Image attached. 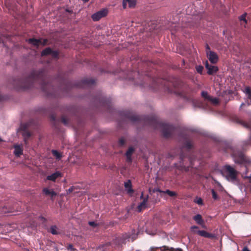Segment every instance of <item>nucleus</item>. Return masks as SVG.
I'll list each match as a JSON object with an SVG mask.
<instances>
[{"mask_svg": "<svg viewBox=\"0 0 251 251\" xmlns=\"http://www.w3.org/2000/svg\"><path fill=\"white\" fill-rule=\"evenodd\" d=\"M49 78L45 69L33 70L28 77L18 80L14 82L17 89L26 90L34 87L36 83L39 84L41 89L48 97L57 98L60 96L58 90L54 88L49 82Z\"/></svg>", "mask_w": 251, "mask_h": 251, "instance_id": "obj_1", "label": "nucleus"}, {"mask_svg": "<svg viewBox=\"0 0 251 251\" xmlns=\"http://www.w3.org/2000/svg\"><path fill=\"white\" fill-rule=\"evenodd\" d=\"M123 115L126 119L133 123L143 122L146 125H149L154 129L160 128L163 136L165 138L171 137L176 130L173 125L159 121L153 116H140L130 111L123 112Z\"/></svg>", "mask_w": 251, "mask_h": 251, "instance_id": "obj_2", "label": "nucleus"}, {"mask_svg": "<svg viewBox=\"0 0 251 251\" xmlns=\"http://www.w3.org/2000/svg\"><path fill=\"white\" fill-rule=\"evenodd\" d=\"M95 101L98 102L100 105L105 107L107 110H110L112 106L111 100L106 98L100 93L95 98Z\"/></svg>", "mask_w": 251, "mask_h": 251, "instance_id": "obj_3", "label": "nucleus"}, {"mask_svg": "<svg viewBox=\"0 0 251 251\" xmlns=\"http://www.w3.org/2000/svg\"><path fill=\"white\" fill-rule=\"evenodd\" d=\"M223 171L228 180L234 181L236 179L237 172L230 165H225L223 168Z\"/></svg>", "mask_w": 251, "mask_h": 251, "instance_id": "obj_4", "label": "nucleus"}, {"mask_svg": "<svg viewBox=\"0 0 251 251\" xmlns=\"http://www.w3.org/2000/svg\"><path fill=\"white\" fill-rule=\"evenodd\" d=\"M229 149L232 152V155L235 163L242 164L245 161L244 154L241 151H236L232 147H230Z\"/></svg>", "mask_w": 251, "mask_h": 251, "instance_id": "obj_5", "label": "nucleus"}, {"mask_svg": "<svg viewBox=\"0 0 251 251\" xmlns=\"http://www.w3.org/2000/svg\"><path fill=\"white\" fill-rule=\"evenodd\" d=\"M95 84V80L91 78H85L76 83L75 86L80 88L91 87Z\"/></svg>", "mask_w": 251, "mask_h": 251, "instance_id": "obj_6", "label": "nucleus"}, {"mask_svg": "<svg viewBox=\"0 0 251 251\" xmlns=\"http://www.w3.org/2000/svg\"><path fill=\"white\" fill-rule=\"evenodd\" d=\"M199 227L196 226H193L191 227V230L192 232H195L194 229H198ZM199 235L209 239H214L216 237L215 234L209 233L205 230H198L195 231Z\"/></svg>", "mask_w": 251, "mask_h": 251, "instance_id": "obj_7", "label": "nucleus"}, {"mask_svg": "<svg viewBox=\"0 0 251 251\" xmlns=\"http://www.w3.org/2000/svg\"><path fill=\"white\" fill-rule=\"evenodd\" d=\"M29 126L28 123H25L22 124L20 127L21 130L22 131V135L24 139V142L26 144L27 143L28 139L31 135V133L28 130Z\"/></svg>", "mask_w": 251, "mask_h": 251, "instance_id": "obj_8", "label": "nucleus"}, {"mask_svg": "<svg viewBox=\"0 0 251 251\" xmlns=\"http://www.w3.org/2000/svg\"><path fill=\"white\" fill-rule=\"evenodd\" d=\"M108 14L107 9H102L96 12L91 16L92 20L96 22L99 21L101 18L105 17Z\"/></svg>", "mask_w": 251, "mask_h": 251, "instance_id": "obj_9", "label": "nucleus"}, {"mask_svg": "<svg viewBox=\"0 0 251 251\" xmlns=\"http://www.w3.org/2000/svg\"><path fill=\"white\" fill-rule=\"evenodd\" d=\"M232 119L234 122L241 125L247 129L251 130V121L245 122L236 116H233Z\"/></svg>", "mask_w": 251, "mask_h": 251, "instance_id": "obj_10", "label": "nucleus"}, {"mask_svg": "<svg viewBox=\"0 0 251 251\" xmlns=\"http://www.w3.org/2000/svg\"><path fill=\"white\" fill-rule=\"evenodd\" d=\"M130 238V234L126 233L123 234L122 237H119L116 239L114 243L118 246H121L123 244H125L126 243V240H129Z\"/></svg>", "mask_w": 251, "mask_h": 251, "instance_id": "obj_11", "label": "nucleus"}, {"mask_svg": "<svg viewBox=\"0 0 251 251\" xmlns=\"http://www.w3.org/2000/svg\"><path fill=\"white\" fill-rule=\"evenodd\" d=\"M207 56L209 61L212 64H216L219 60V57L214 51L211 50L207 51Z\"/></svg>", "mask_w": 251, "mask_h": 251, "instance_id": "obj_12", "label": "nucleus"}, {"mask_svg": "<svg viewBox=\"0 0 251 251\" xmlns=\"http://www.w3.org/2000/svg\"><path fill=\"white\" fill-rule=\"evenodd\" d=\"M205 68L207 70V74L209 75H212L216 73L219 70L217 66L209 65L207 61L205 62Z\"/></svg>", "mask_w": 251, "mask_h": 251, "instance_id": "obj_13", "label": "nucleus"}, {"mask_svg": "<svg viewBox=\"0 0 251 251\" xmlns=\"http://www.w3.org/2000/svg\"><path fill=\"white\" fill-rule=\"evenodd\" d=\"M136 4V0H123V6L124 9L126 8L127 4L130 8L134 7Z\"/></svg>", "mask_w": 251, "mask_h": 251, "instance_id": "obj_14", "label": "nucleus"}, {"mask_svg": "<svg viewBox=\"0 0 251 251\" xmlns=\"http://www.w3.org/2000/svg\"><path fill=\"white\" fill-rule=\"evenodd\" d=\"M71 87H72V84L70 82L68 81H64L63 84L61 85L58 89L62 90L63 92H67Z\"/></svg>", "mask_w": 251, "mask_h": 251, "instance_id": "obj_15", "label": "nucleus"}, {"mask_svg": "<svg viewBox=\"0 0 251 251\" xmlns=\"http://www.w3.org/2000/svg\"><path fill=\"white\" fill-rule=\"evenodd\" d=\"M134 149L132 147H129L128 148V149L127 150V151H126V161L127 162L131 163L132 162L131 155L133 154V153L134 152Z\"/></svg>", "mask_w": 251, "mask_h": 251, "instance_id": "obj_16", "label": "nucleus"}, {"mask_svg": "<svg viewBox=\"0 0 251 251\" xmlns=\"http://www.w3.org/2000/svg\"><path fill=\"white\" fill-rule=\"evenodd\" d=\"M193 220L196 222L197 224L202 226V227H205L204 222L202 218V216L200 214H197L193 217Z\"/></svg>", "mask_w": 251, "mask_h": 251, "instance_id": "obj_17", "label": "nucleus"}, {"mask_svg": "<svg viewBox=\"0 0 251 251\" xmlns=\"http://www.w3.org/2000/svg\"><path fill=\"white\" fill-rule=\"evenodd\" d=\"M14 148L15 149L14 153L15 156L19 157L20 155L23 154V150L21 146L19 145H15L14 146Z\"/></svg>", "mask_w": 251, "mask_h": 251, "instance_id": "obj_18", "label": "nucleus"}, {"mask_svg": "<svg viewBox=\"0 0 251 251\" xmlns=\"http://www.w3.org/2000/svg\"><path fill=\"white\" fill-rule=\"evenodd\" d=\"M61 173H60L58 171H57L54 173H53L52 174L50 175V176H48L47 177V179L48 180H51V181H55V180L59 177H61Z\"/></svg>", "mask_w": 251, "mask_h": 251, "instance_id": "obj_19", "label": "nucleus"}, {"mask_svg": "<svg viewBox=\"0 0 251 251\" xmlns=\"http://www.w3.org/2000/svg\"><path fill=\"white\" fill-rule=\"evenodd\" d=\"M43 193L46 196H49L51 198L56 196V193L52 189L45 188L43 190Z\"/></svg>", "mask_w": 251, "mask_h": 251, "instance_id": "obj_20", "label": "nucleus"}, {"mask_svg": "<svg viewBox=\"0 0 251 251\" xmlns=\"http://www.w3.org/2000/svg\"><path fill=\"white\" fill-rule=\"evenodd\" d=\"M27 42L29 44H30L35 47H38L40 46L41 41L40 39H37L35 38H29L28 39Z\"/></svg>", "mask_w": 251, "mask_h": 251, "instance_id": "obj_21", "label": "nucleus"}, {"mask_svg": "<svg viewBox=\"0 0 251 251\" xmlns=\"http://www.w3.org/2000/svg\"><path fill=\"white\" fill-rule=\"evenodd\" d=\"M125 187L127 189V193L129 194L132 193L133 190L132 189L131 182L130 180H128L127 181L125 182Z\"/></svg>", "mask_w": 251, "mask_h": 251, "instance_id": "obj_22", "label": "nucleus"}, {"mask_svg": "<svg viewBox=\"0 0 251 251\" xmlns=\"http://www.w3.org/2000/svg\"><path fill=\"white\" fill-rule=\"evenodd\" d=\"M148 196H147L146 198H144L143 201L142 202L140 203V204L138 206V211L140 212L142 210L146 207V204L148 201Z\"/></svg>", "mask_w": 251, "mask_h": 251, "instance_id": "obj_23", "label": "nucleus"}, {"mask_svg": "<svg viewBox=\"0 0 251 251\" xmlns=\"http://www.w3.org/2000/svg\"><path fill=\"white\" fill-rule=\"evenodd\" d=\"M49 232L53 235H58L60 233L58 228L55 225H52L50 227Z\"/></svg>", "mask_w": 251, "mask_h": 251, "instance_id": "obj_24", "label": "nucleus"}, {"mask_svg": "<svg viewBox=\"0 0 251 251\" xmlns=\"http://www.w3.org/2000/svg\"><path fill=\"white\" fill-rule=\"evenodd\" d=\"M158 191L162 193L167 194L169 196H170L171 197H176L177 195V194L176 192H175L174 191H170L169 190H166V191H161V190H159Z\"/></svg>", "mask_w": 251, "mask_h": 251, "instance_id": "obj_25", "label": "nucleus"}, {"mask_svg": "<svg viewBox=\"0 0 251 251\" xmlns=\"http://www.w3.org/2000/svg\"><path fill=\"white\" fill-rule=\"evenodd\" d=\"M51 50H52V49L50 47L46 48L45 49L43 50L42 51L41 53V56H44L50 55Z\"/></svg>", "mask_w": 251, "mask_h": 251, "instance_id": "obj_26", "label": "nucleus"}, {"mask_svg": "<svg viewBox=\"0 0 251 251\" xmlns=\"http://www.w3.org/2000/svg\"><path fill=\"white\" fill-rule=\"evenodd\" d=\"M51 152L53 155L55 157L56 159L59 160L62 157L61 154L56 150H52Z\"/></svg>", "mask_w": 251, "mask_h": 251, "instance_id": "obj_27", "label": "nucleus"}, {"mask_svg": "<svg viewBox=\"0 0 251 251\" xmlns=\"http://www.w3.org/2000/svg\"><path fill=\"white\" fill-rule=\"evenodd\" d=\"M161 248H162L163 249H161V251H182L181 249H177L176 250L174 249L173 248H169L168 247L164 246Z\"/></svg>", "mask_w": 251, "mask_h": 251, "instance_id": "obj_28", "label": "nucleus"}, {"mask_svg": "<svg viewBox=\"0 0 251 251\" xmlns=\"http://www.w3.org/2000/svg\"><path fill=\"white\" fill-rule=\"evenodd\" d=\"M245 92H246V93L248 95V98H249V100H250V101L248 102V105L251 104V90L249 87H246Z\"/></svg>", "mask_w": 251, "mask_h": 251, "instance_id": "obj_29", "label": "nucleus"}, {"mask_svg": "<svg viewBox=\"0 0 251 251\" xmlns=\"http://www.w3.org/2000/svg\"><path fill=\"white\" fill-rule=\"evenodd\" d=\"M184 147L187 149L188 150H190L193 148V144L190 141L187 140L184 143Z\"/></svg>", "mask_w": 251, "mask_h": 251, "instance_id": "obj_30", "label": "nucleus"}, {"mask_svg": "<svg viewBox=\"0 0 251 251\" xmlns=\"http://www.w3.org/2000/svg\"><path fill=\"white\" fill-rule=\"evenodd\" d=\"M201 97L204 99V100H209L211 96L208 95V93L206 91H202L201 93Z\"/></svg>", "mask_w": 251, "mask_h": 251, "instance_id": "obj_31", "label": "nucleus"}, {"mask_svg": "<svg viewBox=\"0 0 251 251\" xmlns=\"http://www.w3.org/2000/svg\"><path fill=\"white\" fill-rule=\"evenodd\" d=\"M137 236L138 233H136L135 230H133L132 233L130 234V238H131V240L132 242L137 238Z\"/></svg>", "mask_w": 251, "mask_h": 251, "instance_id": "obj_32", "label": "nucleus"}, {"mask_svg": "<svg viewBox=\"0 0 251 251\" xmlns=\"http://www.w3.org/2000/svg\"><path fill=\"white\" fill-rule=\"evenodd\" d=\"M50 55L53 58H58L59 52L56 50H52Z\"/></svg>", "mask_w": 251, "mask_h": 251, "instance_id": "obj_33", "label": "nucleus"}, {"mask_svg": "<svg viewBox=\"0 0 251 251\" xmlns=\"http://www.w3.org/2000/svg\"><path fill=\"white\" fill-rule=\"evenodd\" d=\"M126 144V140L124 137H121L118 141V145L120 147L124 146Z\"/></svg>", "mask_w": 251, "mask_h": 251, "instance_id": "obj_34", "label": "nucleus"}, {"mask_svg": "<svg viewBox=\"0 0 251 251\" xmlns=\"http://www.w3.org/2000/svg\"><path fill=\"white\" fill-rule=\"evenodd\" d=\"M211 193L212 198L214 200H217L219 199V197L217 194V193L214 191V189L211 190Z\"/></svg>", "mask_w": 251, "mask_h": 251, "instance_id": "obj_35", "label": "nucleus"}, {"mask_svg": "<svg viewBox=\"0 0 251 251\" xmlns=\"http://www.w3.org/2000/svg\"><path fill=\"white\" fill-rule=\"evenodd\" d=\"M196 69L198 73L202 74L203 70V67L201 65L196 66Z\"/></svg>", "mask_w": 251, "mask_h": 251, "instance_id": "obj_36", "label": "nucleus"}, {"mask_svg": "<svg viewBox=\"0 0 251 251\" xmlns=\"http://www.w3.org/2000/svg\"><path fill=\"white\" fill-rule=\"evenodd\" d=\"M209 101H211L213 104L216 105L219 103V100L217 98H213L212 97H210V99L209 100Z\"/></svg>", "mask_w": 251, "mask_h": 251, "instance_id": "obj_37", "label": "nucleus"}, {"mask_svg": "<svg viewBox=\"0 0 251 251\" xmlns=\"http://www.w3.org/2000/svg\"><path fill=\"white\" fill-rule=\"evenodd\" d=\"M61 122L64 124V125H68L69 124V121L67 118L65 117L64 116H62L61 117Z\"/></svg>", "mask_w": 251, "mask_h": 251, "instance_id": "obj_38", "label": "nucleus"}, {"mask_svg": "<svg viewBox=\"0 0 251 251\" xmlns=\"http://www.w3.org/2000/svg\"><path fill=\"white\" fill-rule=\"evenodd\" d=\"M195 202L198 204L199 205H202L203 204V201L201 198H197L196 200L194 201Z\"/></svg>", "mask_w": 251, "mask_h": 251, "instance_id": "obj_39", "label": "nucleus"}, {"mask_svg": "<svg viewBox=\"0 0 251 251\" xmlns=\"http://www.w3.org/2000/svg\"><path fill=\"white\" fill-rule=\"evenodd\" d=\"M39 220L42 222L43 224H46L47 222V219L42 216L39 217Z\"/></svg>", "mask_w": 251, "mask_h": 251, "instance_id": "obj_40", "label": "nucleus"}, {"mask_svg": "<svg viewBox=\"0 0 251 251\" xmlns=\"http://www.w3.org/2000/svg\"><path fill=\"white\" fill-rule=\"evenodd\" d=\"M40 41H41V42L40 43V45H43V46H45L46 45H47L48 44V40L46 39H40Z\"/></svg>", "mask_w": 251, "mask_h": 251, "instance_id": "obj_41", "label": "nucleus"}, {"mask_svg": "<svg viewBox=\"0 0 251 251\" xmlns=\"http://www.w3.org/2000/svg\"><path fill=\"white\" fill-rule=\"evenodd\" d=\"M76 189V187L75 186H72L68 190V193H71L74 191V190Z\"/></svg>", "mask_w": 251, "mask_h": 251, "instance_id": "obj_42", "label": "nucleus"}, {"mask_svg": "<svg viewBox=\"0 0 251 251\" xmlns=\"http://www.w3.org/2000/svg\"><path fill=\"white\" fill-rule=\"evenodd\" d=\"M196 106H198L199 107H201L202 106V103L201 101H197L195 103Z\"/></svg>", "mask_w": 251, "mask_h": 251, "instance_id": "obj_43", "label": "nucleus"}, {"mask_svg": "<svg viewBox=\"0 0 251 251\" xmlns=\"http://www.w3.org/2000/svg\"><path fill=\"white\" fill-rule=\"evenodd\" d=\"M67 249L70 251L74 250V248H73V246L72 244H69L67 247Z\"/></svg>", "mask_w": 251, "mask_h": 251, "instance_id": "obj_44", "label": "nucleus"}, {"mask_svg": "<svg viewBox=\"0 0 251 251\" xmlns=\"http://www.w3.org/2000/svg\"><path fill=\"white\" fill-rule=\"evenodd\" d=\"M89 225L92 226H97L96 223L95 222H89Z\"/></svg>", "mask_w": 251, "mask_h": 251, "instance_id": "obj_45", "label": "nucleus"}, {"mask_svg": "<svg viewBox=\"0 0 251 251\" xmlns=\"http://www.w3.org/2000/svg\"><path fill=\"white\" fill-rule=\"evenodd\" d=\"M245 17H246V16L245 15H242L241 16V17H240V20L241 21H245L246 22L247 21H246Z\"/></svg>", "mask_w": 251, "mask_h": 251, "instance_id": "obj_46", "label": "nucleus"}, {"mask_svg": "<svg viewBox=\"0 0 251 251\" xmlns=\"http://www.w3.org/2000/svg\"><path fill=\"white\" fill-rule=\"evenodd\" d=\"M245 178H247L249 179V182L251 183V175L249 176H246L245 177Z\"/></svg>", "mask_w": 251, "mask_h": 251, "instance_id": "obj_47", "label": "nucleus"}, {"mask_svg": "<svg viewBox=\"0 0 251 251\" xmlns=\"http://www.w3.org/2000/svg\"><path fill=\"white\" fill-rule=\"evenodd\" d=\"M206 52H207V51H209V50H210V48L209 47V46H208V45L206 44Z\"/></svg>", "mask_w": 251, "mask_h": 251, "instance_id": "obj_48", "label": "nucleus"}, {"mask_svg": "<svg viewBox=\"0 0 251 251\" xmlns=\"http://www.w3.org/2000/svg\"><path fill=\"white\" fill-rule=\"evenodd\" d=\"M158 249V248H151L150 249V251H156V250Z\"/></svg>", "mask_w": 251, "mask_h": 251, "instance_id": "obj_49", "label": "nucleus"}, {"mask_svg": "<svg viewBox=\"0 0 251 251\" xmlns=\"http://www.w3.org/2000/svg\"><path fill=\"white\" fill-rule=\"evenodd\" d=\"M243 251H250L249 250L248 247H244V248L243 249Z\"/></svg>", "mask_w": 251, "mask_h": 251, "instance_id": "obj_50", "label": "nucleus"}, {"mask_svg": "<svg viewBox=\"0 0 251 251\" xmlns=\"http://www.w3.org/2000/svg\"><path fill=\"white\" fill-rule=\"evenodd\" d=\"M245 103H242L241 104V106H240V108H242L243 107V106H245Z\"/></svg>", "mask_w": 251, "mask_h": 251, "instance_id": "obj_51", "label": "nucleus"}, {"mask_svg": "<svg viewBox=\"0 0 251 251\" xmlns=\"http://www.w3.org/2000/svg\"><path fill=\"white\" fill-rule=\"evenodd\" d=\"M55 116H53V115H52V116H51V119H52V120L54 121V120H55Z\"/></svg>", "mask_w": 251, "mask_h": 251, "instance_id": "obj_52", "label": "nucleus"}, {"mask_svg": "<svg viewBox=\"0 0 251 251\" xmlns=\"http://www.w3.org/2000/svg\"><path fill=\"white\" fill-rule=\"evenodd\" d=\"M84 2H88L89 0H82Z\"/></svg>", "mask_w": 251, "mask_h": 251, "instance_id": "obj_53", "label": "nucleus"}, {"mask_svg": "<svg viewBox=\"0 0 251 251\" xmlns=\"http://www.w3.org/2000/svg\"><path fill=\"white\" fill-rule=\"evenodd\" d=\"M140 198L141 199H143V193H142V194H141V196L140 197Z\"/></svg>", "mask_w": 251, "mask_h": 251, "instance_id": "obj_54", "label": "nucleus"}, {"mask_svg": "<svg viewBox=\"0 0 251 251\" xmlns=\"http://www.w3.org/2000/svg\"><path fill=\"white\" fill-rule=\"evenodd\" d=\"M2 141V139L0 138V142Z\"/></svg>", "mask_w": 251, "mask_h": 251, "instance_id": "obj_55", "label": "nucleus"}, {"mask_svg": "<svg viewBox=\"0 0 251 251\" xmlns=\"http://www.w3.org/2000/svg\"><path fill=\"white\" fill-rule=\"evenodd\" d=\"M201 251H203L202 250Z\"/></svg>", "mask_w": 251, "mask_h": 251, "instance_id": "obj_56", "label": "nucleus"}]
</instances>
